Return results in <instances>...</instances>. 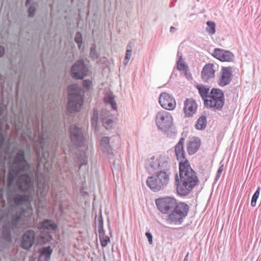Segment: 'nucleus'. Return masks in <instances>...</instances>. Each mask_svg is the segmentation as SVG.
I'll return each mask as SVG.
<instances>
[{
    "instance_id": "obj_1",
    "label": "nucleus",
    "mask_w": 261,
    "mask_h": 261,
    "mask_svg": "<svg viewBox=\"0 0 261 261\" xmlns=\"http://www.w3.org/2000/svg\"><path fill=\"white\" fill-rule=\"evenodd\" d=\"M13 163L10 167L8 177V185L11 187L16 179L17 185L19 189L26 193L21 195H17L14 198V202L17 206L24 204L28 207L26 211L21 210L19 214L13 216L12 221L3 226L2 233H1V247H7L12 243V232L21 228L24 224L23 218L30 217L32 213V210L29 207L31 201L33 199L35 189L32 181V176L29 174H23L24 171H28L30 166L24 159V151L23 149H19Z\"/></svg>"
},
{
    "instance_id": "obj_2",
    "label": "nucleus",
    "mask_w": 261,
    "mask_h": 261,
    "mask_svg": "<svg viewBox=\"0 0 261 261\" xmlns=\"http://www.w3.org/2000/svg\"><path fill=\"white\" fill-rule=\"evenodd\" d=\"M180 180L176 176V190L178 195H188L196 185L198 181L195 171L191 168L188 162L180 163L179 165Z\"/></svg>"
},
{
    "instance_id": "obj_3",
    "label": "nucleus",
    "mask_w": 261,
    "mask_h": 261,
    "mask_svg": "<svg viewBox=\"0 0 261 261\" xmlns=\"http://www.w3.org/2000/svg\"><path fill=\"white\" fill-rule=\"evenodd\" d=\"M84 91L77 85H72L69 87L68 111L70 113L80 111L83 102Z\"/></svg>"
},
{
    "instance_id": "obj_4",
    "label": "nucleus",
    "mask_w": 261,
    "mask_h": 261,
    "mask_svg": "<svg viewBox=\"0 0 261 261\" xmlns=\"http://www.w3.org/2000/svg\"><path fill=\"white\" fill-rule=\"evenodd\" d=\"M171 164L169 156L165 154L152 156L145 161V168L149 173L158 169L167 170Z\"/></svg>"
},
{
    "instance_id": "obj_5",
    "label": "nucleus",
    "mask_w": 261,
    "mask_h": 261,
    "mask_svg": "<svg viewBox=\"0 0 261 261\" xmlns=\"http://www.w3.org/2000/svg\"><path fill=\"white\" fill-rule=\"evenodd\" d=\"M170 173L168 171H160L156 175L147 178L146 184L150 189L154 192L164 188L169 183Z\"/></svg>"
},
{
    "instance_id": "obj_6",
    "label": "nucleus",
    "mask_w": 261,
    "mask_h": 261,
    "mask_svg": "<svg viewBox=\"0 0 261 261\" xmlns=\"http://www.w3.org/2000/svg\"><path fill=\"white\" fill-rule=\"evenodd\" d=\"M204 106L214 111H220L224 104V94L222 90L213 89L204 100Z\"/></svg>"
},
{
    "instance_id": "obj_7",
    "label": "nucleus",
    "mask_w": 261,
    "mask_h": 261,
    "mask_svg": "<svg viewBox=\"0 0 261 261\" xmlns=\"http://www.w3.org/2000/svg\"><path fill=\"white\" fill-rule=\"evenodd\" d=\"M38 145L36 144L35 146V149L36 150L37 158L39 160V166L41 164H43L44 162V167L47 168V158L49 156V154L47 149V146L49 144V139L46 138V136L43 133L39 136Z\"/></svg>"
},
{
    "instance_id": "obj_8",
    "label": "nucleus",
    "mask_w": 261,
    "mask_h": 261,
    "mask_svg": "<svg viewBox=\"0 0 261 261\" xmlns=\"http://www.w3.org/2000/svg\"><path fill=\"white\" fill-rule=\"evenodd\" d=\"M189 210L188 204L184 202H180L173 208L172 212L168 214L166 220L170 223L181 224L182 219L187 215Z\"/></svg>"
},
{
    "instance_id": "obj_9",
    "label": "nucleus",
    "mask_w": 261,
    "mask_h": 261,
    "mask_svg": "<svg viewBox=\"0 0 261 261\" xmlns=\"http://www.w3.org/2000/svg\"><path fill=\"white\" fill-rule=\"evenodd\" d=\"M155 123L159 129L166 132L172 125L173 118L169 112L162 110L156 114Z\"/></svg>"
},
{
    "instance_id": "obj_10",
    "label": "nucleus",
    "mask_w": 261,
    "mask_h": 261,
    "mask_svg": "<svg viewBox=\"0 0 261 261\" xmlns=\"http://www.w3.org/2000/svg\"><path fill=\"white\" fill-rule=\"evenodd\" d=\"M155 204L159 211L163 214H169L177 205L175 199L166 197L156 199Z\"/></svg>"
},
{
    "instance_id": "obj_11",
    "label": "nucleus",
    "mask_w": 261,
    "mask_h": 261,
    "mask_svg": "<svg viewBox=\"0 0 261 261\" xmlns=\"http://www.w3.org/2000/svg\"><path fill=\"white\" fill-rule=\"evenodd\" d=\"M159 102L161 107L168 110H173L176 107L174 97L167 93H162L159 97Z\"/></svg>"
},
{
    "instance_id": "obj_12",
    "label": "nucleus",
    "mask_w": 261,
    "mask_h": 261,
    "mask_svg": "<svg viewBox=\"0 0 261 261\" xmlns=\"http://www.w3.org/2000/svg\"><path fill=\"white\" fill-rule=\"evenodd\" d=\"M71 74L73 77L82 79L87 74L88 69L82 60H79L74 64L71 69Z\"/></svg>"
},
{
    "instance_id": "obj_13",
    "label": "nucleus",
    "mask_w": 261,
    "mask_h": 261,
    "mask_svg": "<svg viewBox=\"0 0 261 261\" xmlns=\"http://www.w3.org/2000/svg\"><path fill=\"white\" fill-rule=\"evenodd\" d=\"M81 128L75 125L70 127V137L73 143L77 146H82L84 142V138Z\"/></svg>"
},
{
    "instance_id": "obj_14",
    "label": "nucleus",
    "mask_w": 261,
    "mask_h": 261,
    "mask_svg": "<svg viewBox=\"0 0 261 261\" xmlns=\"http://www.w3.org/2000/svg\"><path fill=\"white\" fill-rule=\"evenodd\" d=\"M35 232L33 230H29L24 233L21 242L22 248L28 250L33 246L35 241Z\"/></svg>"
},
{
    "instance_id": "obj_15",
    "label": "nucleus",
    "mask_w": 261,
    "mask_h": 261,
    "mask_svg": "<svg viewBox=\"0 0 261 261\" xmlns=\"http://www.w3.org/2000/svg\"><path fill=\"white\" fill-rule=\"evenodd\" d=\"M38 174V172H37L36 173V176L38 178L37 196L40 199L44 197L47 193L49 189V184L46 178L43 177L42 179H40Z\"/></svg>"
},
{
    "instance_id": "obj_16",
    "label": "nucleus",
    "mask_w": 261,
    "mask_h": 261,
    "mask_svg": "<svg viewBox=\"0 0 261 261\" xmlns=\"http://www.w3.org/2000/svg\"><path fill=\"white\" fill-rule=\"evenodd\" d=\"M197 105L192 98H188L184 101V112L186 117H192L197 111Z\"/></svg>"
},
{
    "instance_id": "obj_17",
    "label": "nucleus",
    "mask_w": 261,
    "mask_h": 261,
    "mask_svg": "<svg viewBox=\"0 0 261 261\" xmlns=\"http://www.w3.org/2000/svg\"><path fill=\"white\" fill-rule=\"evenodd\" d=\"M213 56L221 61L230 62L233 59V55L229 51L220 48H215L214 50Z\"/></svg>"
},
{
    "instance_id": "obj_18",
    "label": "nucleus",
    "mask_w": 261,
    "mask_h": 261,
    "mask_svg": "<svg viewBox=\"0 0 261 261\" xmlns=\"http://www.w3.org/2000/svg\"><path fill=\"white\" fill-rule=\"evenodd\" d=\"M184 143L185 139L181 138L175 146V153L177 160L179 161V164L185 162H188L185 158V152L184 150Z\"/></svg>"
},
{
    "instance_id": "obj_19",
    "label": "nucleus",
    "mask_w": 261,
    "mask_h": 261,
    "mask_svg": "<svg viewBox=\"0 0 261 261\" xmlns=\"http://www.w3.org/2000/svg\"><path fill=\"white\" fill-rule=\"evenodd\" d=\"M215 70L213 64H207L203 68L201 72V78L203 81L207 82L214 78Z\"/></svg>"
},
{
    "instance_id": "obj_20",
    "label": "nucleus",
    "mask_w": 261,
    "mask_h": 261,
    "mask_svg": "<svg viewBox=\"0 0 261 261\" xmlns=\"http://www.w3.org/2000/svg\"><path fill=\"white\" fill-rule=\"evenodd\" d=\"M231 80V71L229 67H224L222 69L221 76L219 84L221 86L228 85Z\"/></svg>"
},
{
    "instance_id": "obj_21",
    "label": "nucleus",
    "mask_w": 261,
    "mask_h": 261,
    "mask_svg": "<svg viewBox=\"0 0 261 261\" xmlns=\"http://www.w3.org/2000/svg\"><path fill=\"white\" fill-rule=\"evenodd\" d=\"M200 146V140L198 138L191 139L187 143V148L188 153L193 154L196 153Z\"/></svg>"
},
{
    "instance_id": "obj_22",
    "label": "nucleus",
    "mask_w": 261,
    "mask_h": 261,
    "mask_svg": "<svg viewBox=\"0 0 261 261\" xmlns=\"http://www.w3.org/2000/svg\"><path fill=\"white\" fill-rule=\"evenodd\" d=\"M108 112L103 111L101 113V118L104 126L109 129L111 128L114 123L113 116L109 114H107Z\"/></svg>"
},
{
    "instance_id": "obj_23",
    "label": "nucleus",
    "mask_w": 261,
    "mask_h": 261,
    "mask_svg": "<svg viewBox=\"0 0 261 261\" xmlns=\"http://www.w3.org/2000/svg\"><path fill=\"white\" fill-rule=\"evenodd\" d=\"M57 227V225L53 221L50 220H46L42 222L38 227L40 231H44L46 230H55Z\"/></svg>"
},
{
    "instance_id": "obj_24",
    "label": "nucleus",
    "mask_w": 261,
    "mask_h": 261,
    "mask_svg": "<svg viewBox=\"0 0 261 261\" xmlns=\"http://www.w3.org/2000/svg\"><path fill=\"white\" fill-rule=\"evenodd\" d=\"M105 102L107 105H110L113 110L117 109V103L115 100V96L111 91L107 92L105 96Z\"/></svg>"
},
{
    "instance_id": "obj_25",
    "label": "nucleus",
    "mask_w": 261,
    "mask_h": 261,
    "mask_svg": "<svg viewBox=\"0 0 261 261\" xmlns=\"http://www.w3.org/2000/svg\"><path fill=\"white\" fill-rule=\"evenodd\" d=\"M52 249L50 247L43 248L40 251L38 261H48Z\"/></svg>"
},
{
    "instance_id": "obj_26",
    "label": "nucleus",
    "mask_w": 261,
    "mask_h": 261,
    "mask_svg": "<svg viewBox=\"0 0 261 261\" xmlns=\"http://www.w3.org/2000/svg\"><path fill=\"white\" fill-rule=\"evenodd\" d=\"M196 87L198 90L199 94L201 96L202 99L204 101L209 95L210 88L202 85H198Z\"/></svg>"
},
{
    "instance_id": "obj_27",
    "label": "nucleus",
    "mask_w": 261,
    "mask_h": 261,
    "mask_svg": "<svg viewBox=\"0 0 261 261\" xmlns=\"http://www.w3.org/2000/svg\"><path fill=\"white\" fill-rule=\"evenodd\" d=\"M100 147L103 151L109 152L110 146L108 137H104L101 139Z\"/></svg>"
},
{
    "instance_id": "obj_28",
    "label": "nucleus",
    "mask_w": 261,
    "mask_h": 261,
    "mask_svg": "<svg viewBox=\"0 0 261 261\" xmlns=\"http://www.w3.org/2000/svg\"><path fill=\"white\" fill-rule=\"evenodd\" d=\"M206 125V117L204 116H202L197 120L195 124V127L198 129H203L205 127Z\"/></svg>"
},
{
    "instance_id": "obj_29",
    "label": "nucleus",
    "mask_w": 261,
    "mask_h": 261,
    "mask_svg": "<svg viewBox=\"0 0 261 261\" xmlns=\"http://www.w3.org/2000/svg\"><path fill=\"white\" fill-rule=\"evenodd\" d=\"M178 60L177 62V68L179 70L187 71L188 67L185 64L182 58V55L179 53L177 54Z\"/></svg>"
},
{
    "instance_id": "obj_30",
    "label": "nucleus",
    "mask_w": 261,
    "mask_h": 261,
    "mask_svg": "<svg viewBox=\"0 0 261 261\" xmlns=\"http://www.w3.org/2000/svg\"><path fill=\"white\" fill-rule=\"evenodd\" d=\"M98 120V111L96 109H94L93 112V116L91 118V123L92 126L95 128L97 126Z\"/></svg>"
},
{
    "instance_id": "obj_31",
    "label": "nucleus",
    "mask_w": 261,
    "mask_h": 261,
    "mask_svg": "<svg viewBox=\"0 0 261 261\" xmlns=\"http://www.w3.org/2000/svg\"><path fill=\"white\" fill-rule=\"evenodd\" d=\"M260 189V188L258 187L252 197L251 205L252 206H255L256 205V203L259 195Z\"/></svg>"
},
{
    "instance_id": "obj_32",
    "label": "nucleus",
    "mask_w": 261,
    "mask_h": 261,
    "mask_svg": "<svg viewBox=\"0 0 261 261\" xmlns=\"http://www.w3.org/2000/svg\"><path fill=\"white\" fill-rule=\"evenodd\" d=\"M132 53V47L129 45H127V49L126 51V55L124 60V64L126 65L128 63V61L129 60L131 57Z\"/></svg>"
},
{
    "instance_id": "obj_33",
    "label": "nucleus",
    "mask_w": 261,
    "mask_h": 261,
    "mask_svg": "<svg viewBox=\"0 0 261 261\" xmlns=\"http://www.w3.org/2000/svg\"><path fill=\"white\" fill-rule=\"evenodd\" d=\"M206 31L208 33H215V23L214 22L207 21Z\"/></svg>"
},
{
    "instance_id": "obj_34",
    "label": "nucleus",
    "mask_w": 261,
    "mask_h": 261,
    "mask_svg": "<svg viewBox=\"0 0 261 261\" xmlns=\"http://www.w3.org/2000/svg\"><path fill=\"white\" fill-rule=\"evenodd\" d=\"M99 239L101 245L102 247H106L108 243L110 241L109 237L105 236L104 235L100 237Z\"/></svg>"
},
{
    "instance_id": "obj_35",
    "label": "nucleus",
    "mask_w": 261,
    "mask_h": 261,
    "mask_svg": "<svg viewBox=\"0 0 261 261\" xmlns=\"http://www.w3.org/2000/svg\"><path fill=\"white\" fill-rule=\"evenodd\" d=\"M74 40L78 44L79 47L81 48L82 43V37L81 34H76Z\"/></svg>"
},
{
    "instance_id": "obj_36",
    "label": "nucleus",
    "mask_w": 261,
    "mask_h": 261,
    "mask_svg": "<svg viewBox=\"0 0 261 261\" xmlns=\"http://www.w3.org/2000/svg\"><path fill=\"white\" fill-rule=\"evenodd\" d=\"M90 56L92 58H93L94 59L98 58V56L97 53L96 51L95 46H93L91 48Z\"/></svg>"
},
{
    "instance_id": "obj_37",
    "label": "nucleus",
    "mask_w": 261,
    "mask_h": 261,
    "mask_svg": "<svg viewBox=\"0 0 261 261\" xmlns=\"http://www.w3.org/2000/svg\"><path fill=\"white\" fill-rule=\"evenodd\" d=\"M35 11H36L35 7L33 5H31L29 7V10H28V13H29V16H30V17L33 16L35 14Z\"/></svg>"
},
{
    "instance_id": "obj_38",
    "label": "nucleus",
    "mask_w": 261,
    "mask_h": 261,
    "mask_svg": "<svg viewBox=\"0 0 261 261\" xmlns=\"http://www.w3.org/2000/svg\"><path fill=\"white\" fill-rule=\"evenodd\" d=\"M91 81H90L89 80H84L83 82V87L87 89H89V88L91 86Z\"/></svg>"
},
{
    "instance_id": "obj_39",
    "label": "nucleus",
    "mask_w": 261,
    "mask_h": 261,
    "mask_svg": "<svg viewBox=\"0 0 261 261\" xmlns=\"http://www.w3.org/2000/svg\"><path fill=\"white\" fill-rule=\"evenodd\" d=\"M223 166L222 165L220 167L218 170L217 171V175H216V176L215 178L216 180H218L219 178V177H220V175H221V173L223 171Z\"/></svg>"
},
{
    "instance_id": "obj_40",
    "label": "nucleus",
    "mask_w": 261,
    "mask_h": 261,
    "mask_svg": "<svg viewBox=\"0 0 261 261\" xmlns=\"http://www.w3.org/2000/svg\"><path fill=\"white\" fill-rule=\"evenodd\" d=\"M145 236H146V237L148 239L149 243L150 244H152L153 243V241H152V234H151V233H150L149 232H146L145 233Z\"/></svg>"
},
{
    "instance_id": "obj_41",
    "label": "nucleus",
    "mask_w": 261,
    "mask_h": 261,
    "mask_svg": "<svg viewBox=\"0 0 261 261\" xmlns=\"http://www.w3.org/2000/svg\"><path fill=\"white\" fill-rule=\"evenodd\" d=\"M98 227H103V221L101 216H100L98 218Z\"/></svg>"
},
{
    "instance_id": "obj_42",
    "label": "nucleus",
    "mask_w": 261,
    "mask_h": 261,
    "mask_svg": "<svg viewBox=\"0 0 261 261\" xmlns=\"http://www.w3.org/2000/svg\"><path fill=\"white\" fill-rule=\"evenodd\" d=\"M98 233L99 237L104 235L103 227H98Z\"/></svg>"
},
{
    "instance_id": "obj_43",
    "label": "nucleus",
    "mask_w": 261,
    "mask_h": 261,
    "mask_svg": "<svg viewBox=\"0 0 261 261\" xmlns=\"http://www.w3.org/2000/svg\"><path fill=\"white\" fill-rule=\"evenodd\" d=\"M1 56H2L3 55V54H4V53H5V49L2 46H1Z\"/></svg>"
},
{
    "instance_id": "obj_44",
    "label": "nucleus",
    "mask_w": 261,
    "mask_h": 261,
    "mask_svg": "<svg viewBox=\"0 0 261 261\" xmlns=\"http://www.w3.org/2000/svg\"><path fill=\"white\" fill-rule=\"evenodd\" d=\"M175 30H176L175 28H174L173 27H170V32H174L175 31Z\"/></svg>"
},
{
    "instance_id": "obj_45",
    "label": "nucleus",
    "mask_w": 261,
    "mask_h": 261,
    "mask_svg": "<svg viewBox=\"0 0 261 261\" xmlns=\"http://www.w3.org/2000/svg\"><path fill=\"white\" fill-rule=\"evenodd\" d=\"M29 139H30L31 140H32V141H34V139L33 138V136H32V135H29Z\"/></svg>"
},
{
    "instance_id": "obj_46",
    "label": "nucleus",
    "mask_w": 261,
    "mask_h": 261,
    "mask_svg": "<svg viewBox=\"0 0 261 261\" xmlns=\"http://www.w3.org/2000/svg\"><path fill=\"white\" fill-rule=\"evenodd\" d=\"M1 146H2V144L3 143V141H4V138H3V137L2 134H1Z\"/></svg>"
},
{
    "instance_id": "obj_47",
    "label": "nucleus",
    "mask_w": 261,
    "mask_h": 261,
    "mask_svg": "<svg viewBox=\"0 0 261 261\" xmlns=\"http://www.w3.org/2000/svg\"><path fill=\"white\" fill-rule=\"evenodd\" d=\"M32 0H27V2H26V6H28L30 4V3H31Z\"/></svg>"
},
{
    "instance_id": "obj_48",
    "label": "nucleus",
    "mask_w": 261,
    "mask_h": 261,
    "mask_svg": "<svg viewBox=\"0 0 261 261\" xmlns=\"http://www.w3.org/2000/svg\"><path fill=\"white\" fill-rule=\"evenodd\" d=\"M8 151L10 152V155H11V156L12 155V154H13V153H14L13 152H14V151L11 152V151H10V147H9V148H8Z\"/></svg>"
},
{
    "instance_id": "obj_49",
    "label": "nucleus",
    "mask_w": 261,
    "mask_h": 261,
    "mask_svg": "<svg viewBox=\"0 0 261 261\" xmlns=\"http://www.w3.org/2000/svg\"><path fill=\"white\" fill-rule=\"evenodd\" d=\"M188 254H189V253H187V255H186V256L184 261H187L188 260L187 257H188Z\"/></svg>"
},
{
    "instance_id": "obj_50",
    "label": "nucleus",
    "mask_w": 261,
    "mask_h": 261,
    "mask_svg": "<svg viewBox=\"0 0 261 261\" xmlns=\"http://www.w3.org/2000/svg\"><path fill=\"white\" fill-rule=\"evenodd\" d=\"M115 162H114V167H113V168H112V170H113L114 169H116V170L118 169H117V168L115 167Z\"/></svg>"
},
{
    "instance_id": "obj_51",
    "label": "nucleus",
    "mask_w": 261,
    "mask_h": 261,
    "mask_svg": "<svg viewBox=\"0 0 261 261\" xmlns=\"http://www.w3.org/2000/svg\"><path fill=\"white\" fill-rule=\"evenodd\" d=\"M22 136L24 138L25 137H24V133H22Z\"/></svg>"
},
{
    "instance_id": "obj_52",
    "label": "nucleus",
    "mask_w": 261,
    "mask_h": 261,
    "mask_svg": "<svg viewBox=\"0 0 261 261\" xmlns=\"http://www.w3.org/2000/svg\"><path fill=\"white\" fill-rule=\"evenodd\" d=\"M1 203H2V199H1Z\"/></svg>"
},
{
    "instance_id": "obj_53",
    "label": "nucleus",
    "mask_w": 261,
    "mask_h": 261,
    "mask_svg": "<svg viewBox=\"0 0 261 261\" xmlns=\"http://www.w3.org/2000/svg\"><path fill=\"white\" fill-rule=\"evenodd\" d=\"M1 110H2V108H1Z\"/></svg>"
},
{
    "instance_id": "obj_54",
    "label": "nucleus",
    "mask_w": 261,
    "mask_h": 261,
    "mask_svg": "<svg viewBox=\"0 0 261 261\" xmlns=\"http://www.w3.org/2000/svg\"><path fill=\"white\" fill-rule=\"evenodd\" d=\"M199 0H197V1H199Z\"/></svg>"
}]
</instances>
